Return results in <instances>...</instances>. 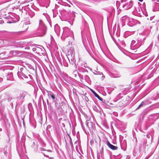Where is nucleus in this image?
<instances>
[{
	"label": "nucleus",
	"mask_w": 159,
	"mask_h": 159,
	"mask_svg": "<svg viewBox=\"0 0 159 159\" xmlns=\"http://www.w3.org/2000/svg\"><path fill=\"white\" fill-rule=\"evenodd\" d=\"M32 49L33 52L35 53L39 52H38L40 50V48L36 47L34 45H30V49Z\"/></svg>",
	"instance_id": "7"
},
{
	"label": "nucleus",
	"mask_w": 159,
	"mask_h": 159,
	"mask_svg": "<svg viewBox=\"0 0 159 159\" xmlns=\"http://www.w3.org/2000/svg\"><path fill=\"white\" fill-rule=\"evenodd\" d=\"M89 122L87 120L86 122H85V124H86V125L88 127H89Z\"/></svg>",
	"instance_id": "19"
},
{
	"label": "nucleus",
	"mask_w": 159,
	"mask_h": 159,
	"mask_svg": "<svg viewBox=\"0 0 159 159\" xmlns=\"http://www.w3.org/2000/svg\"><path fill=\"white\" fill-rule=\"evenodd\" d=\"M25 137H23L21 138L20 143L17 145V150L19 156L25 152Z\"/></svg>",
	"instance_id": "2"
},
{
	"label": "nucleus",
	"mask_w": 159,
	"mask_h": 159,
	"mask_svg": "<svg viewBox=\"0 0 159 159\" xmlns=\"http://www.w3.org/2000/svg\"><path fill=\"white\" fill-rule=\"evenodd\" d=\"M32 126L34 128H35L36 127V126L35 125H32Z\"/></svg>",
	"instance_id": "27"
},
{
	"label": "nucleus",
	"mask_w": 159,
	"mask_h": 159,
	"mask_svg": "<svg viewBox=\"0 0 159 159\" xmlns=\"http://www.w3.org/2000/svg\"><path fill=\"white\" fill-rule=\"evenodd\" d=\"M145 105V102H142L139 105L138 107L136 109H138L140 108L141 107L143 106V105Z\"/></svg>",
	"instance_id": "15"
},
{
	"label": "nucleus",
	"mask_w": 159,
	"mask_h": 159,
	"mask_svg": "<svg viewBox=\"0 0 159 159\" xmlns=\"http://www.w3.org/2000/svg\"><path fill=\"white\" fill-rule=\"evenodd\" d=\"M121 75L120 73L117 71L115 70L113 73L111 75V76L113 78H118L121 77Z\"/></svg>",
	"instance_id": "6"
},
{
	"label": "nucleus",
	"mask_w": 159,
	"mask_h": 159,
	"mask_svg": "<svg viewBox=\"0 0 159 159\" xmlns=\"http://www.w3.org/2000/svg\"><path fill=\"white\" fill-rule=\"evenodd\" d=\"M2 80V78H0V82H1V81Z\"/></svg>",
	"instance_id": "29"
},
{
	"label": "nucleus",
	"mask_w": 159,
	"mask_h": 159,
	"mask_svg": "<svg viewBox=\"0 0 159 159\" xmlns=\"http://www.w3.org/2000/svg\"><path fill=\"white\" fill-rule=\"evenodd\" d=\"M48 97H51L53 100L55 99V95L52 92H49L48 93Z\"/></svg>",
	"instance_id": "12"
},
{
	"label": "nucleus",
	"mask_w": 159,
	"mask_h": 159,
	"mask_svg": "<svg viewBox=\"0 0 159 159\" xmlns=\"http://www.w3.org/2000/svg\"><path fill=\"white\" fill-rule=\"evenodd\" d=\"M93 93L94 95L99 100L102 101L103 100L102 98L100 97L94 91H93Z\"/></svg>",
	"instance_id": "14"
},
{
	"label": "nucleus",
	"mask_w": 159,
	"mask_h": 159,
	"mask_svg": "<svg viewBox=\"0 0 159 159\" xmlns=\"http://www.w3.org/2000/svg\"><path fill=\"white\" fill-rule=\"evenodd\" d=\"M30 70H31V71L30 70V71H32V74L34 75L36 74V71L35 70L34 68L30 66Z\"/></svg>",
	"instance_id": "16"
},
{
	"label": "nucleus",
	"mask_w": 159,
	"mask_h": 159,
	"mask_svg": "<svg viewBox=\"0 0 159 159\" xmlns=\"http://www.w3.org/2000/svg\"><path fill=\"white\" fill-rule=\"evenodd\" d=\"M33 143L34 145H36L37 143V142L36 141H33Z\"/></svg>",
	"instance_id": "25"
},
{
	"label": "nucleus",
	"mask_w": 159,
	"mask_h": 159,
	"mask_svg": "<svg viewBox=\"0 0 159 159\" xmlns=\"http://www.w3.org/2000/svg\"><path fill=\"white\" fill-rule=\"evenodd\" d=\"M55 31L57 33V34L58 35H60V33H59V30H55Z\"/></svg>",
	"instance_id": "21"
},
{
	"label": "nucleus",
	"mask_w": 159,
	"mask_h": 159,
	"mask_svg": "<svg viewBox=\"0 0 159 159\" xmlns=\"http://www.w3.org/2000/svg\"><path fill=\"white\" fill-rule=\"evenodd\" d=\"M30 115H29V116L30 117ZM29 118L30 119V117H29Z\"/></svg>",
	"instance_id": "39"
},
{
	"label": "nucleus",
	"mask_w": 159,
	"mask_h": 159,
	"mask_svg": "<svg viewBox=\"0 0 159 159\" xmlns=\"http://www.w3.org/2000/svg\"><path fill=\"white\" fill-rule=\"evenodd\" d=\"M80 159H83V156L82 155H80Z\"/></svg>",
	"instance_id": "24"
},
{
	"label": "nucleus",
	"mask_w": 159,
	"mask_h": 159,
	"mask_svg": "<svg viewBox=\"0 0 159 159\" xmlns=\"http://www.w3.org/2000/svg\"><path fill=\"white\" fill-rule=\"evenodd\" d=\"M7 80H13V78L12 73H10L7 75Z\"/></svg>",
	"instance_id": "11"
},
{
	"label": "nucleus",
	"mask_w": 159,
	"mask_h": 159,
	"mask_svg": "<svg viewBox=\"0 0 159 159\" xmlns=\"http://www.w3.org/2000/svg\"><path fill=\"white\" fill-rule=\"evenodd\" d=\"M50 158L51 159H52V158L50 157Z\"/></svg>",
	"instance_id": "40"
},
{
	"label": "nucleus",
	"mask_w": 159,
	"mask_h": 159,
	"mask_svg": "<svg viewBox=\"0 0 159 159\" xmlns=\"http://www.w3.org/2000/svg\"><path fill=\"white\" fill-rule=\"evenodd\" d=\"M136 142H137V139H136Z\"/></svg>",
	"instance_id": "37"
},
{
	"label": "nucleus",
	"mask_w": 159,
	"mask_h": 159,
	"mask_svg": "<svg viewBox=\"0 0 159 159\" xmlns=\"http://www.w3.org/2000/svg\"><path fill=\"white\" fill-rule=\"evenodd\" d=\"M30 105V103H29L28 104V109H29V111H30V109L29 108V105Z\"/></svg>",
	"instance_id": "30"
},
{
	"label": "nucleus",
	"mask_w": 159,
	"mask_h": 159,
	"mask_svg": "<svg viewBox=\"0 0 159 159\" xmlns=\"http://www.w3.org/2000/svg\"><path fill=\"white\" fill-rule=\"evenodd\" d=\"M140 2H142L143 1V0H139Z\"/></svg>",
	"instance_id": "32"
},
{
	"label": "nucleus",
	"mask_w": 159,
	"mask_h": 159,
	"mask_svg": "<svg viewBox=\"0 0 159 159\" xmlns=\"http://www.w3.org/2000/svg\"><path fill=\"white\" fill-rule=\"evenodd\" d=\"M100 74V75H102V80H103L104 78V76L103 75L102 73L101 72V73H100V74Z\"/></svg>",
	"instance_id": "20"
},
{
	"label": "nucleus",
	"mask_w": 159,
	"mask_h": 159,
	"mask_svg": "<svg viewBox=\"0 0 159 159\" xmlns=\"http://www.w3.org/2000/svg\"><path fill=\"white\" fill-rule=\"evenodd\" d=\"M106 144L112 150H116L118 148V147H117L114 146L113 145L111 144L108 141H107Z\"/></svg>",
	"instance_id": "8"
},
{
	"label": "nucleus",
	"mask_w": 159,
	"mask_h": 159,
	"mask_svg": "<svg viewBox=\"0 0 159 159\" xmlns=\"http://www.w3.org/2000/svg\"><path fill=\"white\" fill-rule=\"evenodd\" d=\"M46 30V27L43 24L42 21L40 20L39 26L35 31L36 34L34 36H43L45 34Z\"/></svg>",
	"instance_id": "1"
},
{
	"label": "nucleus",
	"mask_w": 159,
	"mask_h": 159,
	"mask_svg": "<svg viewBox=\"0 0 159 159\" xmlns=\"http://www.w3.org/2000/svg\"><path fill=\"white\" fill-rule=\"evenodd\" d=\"M159 11V3L155 2V5L153 8V11Z\"/></svg>",
	"instance_id": "10"
},
{
	"label": "nucleus",
	"mask_w": 159,
	"mask_h": 159,
	"mask_svg": "<svg viewBox=\"0 0 159 159\" xmlns=\"http://www.w3.org/2000/svg\"><path fill=\"white\" fill-rule=\"evenodd\" d=\"M63 32L61 36V39H64L66 38L69 37H73V39L74 38L73 31L68 27H66L63 28Z\"/></svg>",
	"instance_id": "3"
},
{
	"label": "nucleus",
	"mask_w": 159,
	"mask_h": 159,
	"mask_svg": "<svg viewBox=\"0 0 159 159\" xmlns=\"http://www.w3.org/2000/svg\"><path fill=\"white\" fill-rule=\"evenodd\" d=\"M82 128H83V129H84V130L85 131L84 128V127H82Z\"/></svg>",
	"instance_id": "33"
},
{
	"label": "nucleus",
	"mask_w": 159,
	"mask_h": 159,
	"mask_svg": "<svg viewBox=\"0 0 159 159\" xmlns=\"http://www.w3.org/2000/svg\"><path fill=\"white\" fill-rule=\"evenodd\" d=\"M35 14L33 12H30V17H32L34 16Z\"/></svg>",
	"instance_id": "18"
},
{
	"label": "nucleus",
	"mask_w": 159,
	"mask_h": 159,
	"mask_svg": "<svg viewBox=\"0 0 159 159\" xmlns=\"http://www.w3.org/2000/svg\"><path fill=\"white\" fill-rule=\"evenodd\" d=\"M25 25H26V24H30V22H29L28 23H27L26 22H25Z\"/></svg>",
	"instance_id": "28"
},
{
	"label": "nucleus",
	"mask_w": 159,
	"mask_h": 159,
	"mask_svg": "<svg viewBox=\"0 0 159 159\" xmlns=\"http://www.w3.org/2000/svg\"><path fill=\"white\" fill-rule=\"evenodd\" d=\"M117 105L119 107H122L123 106H125L126 104L124 103V100H121L119 102Z\"/></svg>",
	"instance_id": "13"
},
{
	"label": "nucleus",
	"mask_w": 159,
	"mask_h": 159,
	"mask_svg": "<svg viewBox=\"0 0 159 159\" xmlns=\"http://www.w3.org/2000/svg\"><path fill=\"white\" fill-rule=\"evenodd\" d=\"M28 75V76H30V74H29Z\"/></svg>",
	"instance_id": "38"
},
{
	"label": "nucleus",
	"mask_w": 159,
	"mask_h": 159,
	"mask_svg": "<svg viewBox=\"0 0 159 159\" xmlns=\"http://www.w3.org/2000/svg\"><path fill=\"white\" fill-rule=\"evenodd\" d=\"M94 74L95 75H97V74H98L97 73H95V72H94Z\"/></svg>",
	"instance_id": "31"
},
{
	"label": "nucleus",
	"mask_w": 159,
	"mask_h": 159,
	"mask_svg": "<svg viewBox=\"0 0 159 159\" xmlns=\"http://www.w3.org/2000/svg\"><path fill=\"white\" fill-rule=\"evenodd\" d=\"M2 130V129L0 128V131H1Z\"/></svg>",
	"instance_id": "36"
},
{
	"label": "nucleus",
	"mask_w": 159,
	"mask_h": 159,
	"mask_svg": "<svg viewBox=\"0 0 159 159\" xmlns=\"http://www.w3.org/2000/svg\"><path fill=\"white\" fill-rule=\"evenodd\" d=\"M23 70V67L21 68L20 70H18V71L17 73V75L18 77L19 78H22L23 79H24V78L25 79H28V77L27 75L24 74L22 72V70Z\"/></svg>",
	"instance_id": "5"
},
{
	"label": "nucleus",
	"mask_w": 159,
	"mask_h": 159,
	"mask_svg": "<svg viewBox=\"0 0 159 159\" xmlns=\"http://www.w3.org/2000/svg\"><path fill=\"white\" fill-rule=\"evenodd\" d=\"M70 144L71 146H72V147H73V145L72 143V142L71 141V139H70Z\"/></svg>",
	"instance_id": "23"
},
{
	"label": "nucleus",
	"mask_w": 159,
	"mask_h": 159,
	"mask_svg": "<svg viewBox=\"0 0 159 159\" xmlns=\"http://www.w3.org/2000/svg\"><path fill=\"white\" fill-rule=\"evenodd\" d=\"M121 4L123 7L126 10H128L133 5V2L132 1H130L128 3L124 2L123 0H121Z\"/></svg>",
	"instance_id": "4"
},
{
	"label": "nucleus",
	"mask_w": 159,
	"mask_h": 159,
	"mask_svg": "<svg viewBox=\"0 0 159 159\" xmlns=\"http://www.w3.org/2000/svg\"><path fill=\"white\" fill-rule=\"evenodd\" d=\"M3 23V21L2 20V19L0 18V23L2 24Z\"/></svg>",
	"instance_id": "22"
},
{
	"label": "nucleus",
	"mask_w": 159,
	"mask_h": 159,
	"mask_svg": "<svg viewBox=\"0 0 159 159\" xmlns=\"http://www.w3.org/2000/svg\"><path fill=\"white\" fill-rule=\"evenodd\" d=\"M29 81H27L26 82V83L29 84L30 83H29Z\"/></svg>",
	"instance_id": "34"
},
{
	"label": "nucleus",
	"mask_w": 159,
	"mask_h": 159,
	"mask_svg": "<svg viewBox=\"0 0 159 159\" xmlns=\"http://www.w3.org/2000/svg\"><path fill=\"white\" fill-rule=\"evenodd\" d=\"M30 60H31L32 61H33V62L34 63V60L33 58H31V57H33L35 58V57H34V55L33 54H32L30 53Z\"/></svg>",
	"instance_id": "17"
},
{
	"label": "nucleus",
	"mask_w": 159,
	"mask_h": 159,
	"mask_svg": "<svg viewBox=\"0 0 159 159\" xmlns=\"http://www.w3.org/2000/svg\"><path fill=\"white\" fill-rule=\"evenodd\" d=\"M24 97H21L20 99H23L24 98Z\"/></svg>",
	"instance_id": "35"
},
{
	"label": "nucleus",
	"mask_w": 159,
	"mask_h": 159,
	"mask_svg": "<svg viewBox=\"0 0 159 159\" xmlns=\"http://www.w3.org/2000/svg\"><path fill=\"white\" fill-rule=\"evenodd\" d=\"M152 2H153V1H154V2L157 1V2H159V1H158V0H152Z\"/></svg>",
	"instance_id": "26"
},
{
	"label": "nucleus",
	"mask_w": 159,
	"mask_h": 159,
	"mask_svg": "<svg viewBox=\"0 0 159 159\" xmlns=\"http://www.w3.org/2000/svg\"><path fill=\"white\" fill-rule=\"evenodd\" d=\"M138 42L137 41H136L134 40H133L132 41L131 46L134 47L135 46V48H138L141 45L139 44H138Z\"/></svg>",
	"instance_id": "9"
}]
</instances>
